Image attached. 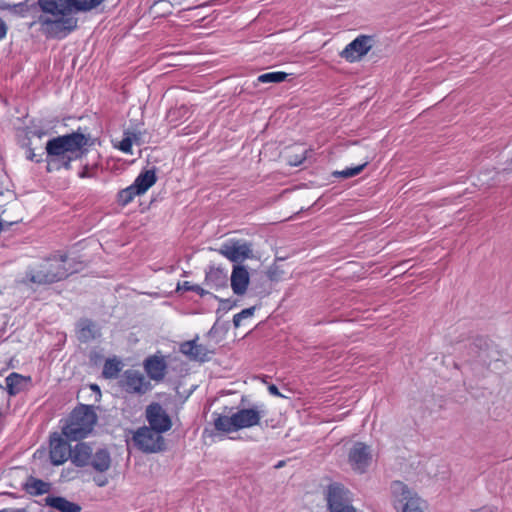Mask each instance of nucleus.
<instances>
[{"instance_id": "obj_26", "label": "nucleus", "mask_w": 512, "mask_h": 512, "mask_svg": "<svg viewBox=\"0 0 512 512\" xmlns=\"http://www.w3.org/2000/svg\"><path fill=\"white\" fill-rule=\"evenodd\" d=\"M121 371V362L117 359H107L103 366L102 375L107 379L116 378Z\"/></svg>"}, {"instance_id": "obj_1", "label": "nucleus", "mask_w": 512, "mask_h": 512, "mask_svg": "<svg viewBox=\"0 0 512 512\" xmlns=\"http://www.w3.org/2000/svg\"><path fill=\"white\" fill-rule=\"evenodd\" d=\"M40 14L35 20L47 37L63 39L77 28L75 0H37Z\"/></svg>"}, {"instance_id": "obj_22", "label": "nucleus", "mask_w": 512, "mask_h": 512, "mask_svg": "<svg viewBox=\"0 0 512 512\" xmlns=\"http://www.w3.org/2000/svg\"><path fill=\"white\" fill-rule=\"evenodd\" d=\"M45 505L60 512H80L81 506L61 496H48L44 499Z\"/></svg>"}, {"instance_id": "obj_20", "label": "nucleus", "mask_w": 512, "mask_h": 512, "mask_svg": "<svg viewBox=\"0 0 512 512\" xmlns=\"http://www.w3.org/2000/svg\"><path fill=\"white\" fill-rule=\"evenodd\" d=\"M23 489L31 496H40L49 493L52 489V484L36 477L29 476L23 484Z\"/></svg>"}, {"instance_id": "obj_41", "label": "nucleus", "mask_w": 512, "mask_h": 512, "mask_svg": "<svg viewBox=\"0 0 512 512\" xmlns=\"http://www.w3.org/2000/svg\"><path fill=\"white\" fill-rule=\"evenodd\" d=\"M92 388H93V390L99 389L97 385H93Z\"/></svg>"}, {"instance_id": "obj_35", "label": "nucleus", "mask_w": 512, "mask_h": 512, "mask_svg": "<svg viewBox=\"0 0 512 512\" xmlns=\"http://www.w3.org/2000/svg\"><path fill=\"white\" fill-rule=\"evenodd\" d=\"M94 482L99 487H104L108 483V479L106 477H94Z\"/></svg>"}, {"instance_id": "obj_13", "label": "nucleus", "mask_w": 512, "mask_h": 512, "mask_svg": "<svg viewBox=\"0 0 512 512\" xmlns=\"http://www.w3.org/2000/svg\"><path fill=\"white\" fill-rule=\"evenodd\" d=\"M70 445L61 437L56 436L50 440L49 457L53 465H62L70 457Z\"/></svg>"}, {"instance_id": "obj_36", "label": "nucleus", "mask_w": 512, "mask_h": 512, "mask_svg": "<svg viewBox=\"0 0 512 512\" xmlns=\"http://www.w3.org/2000/svg\"><path fill=\"white\" fill-rule=\"evenodd\" d=\"M268 391L270 394H272L274 396L282 397V394L279 392V389L274 384H271L268 386Z\"/></svg>"}, {"instance_id": "obj_29", "label": "nucleus", "mask_w": 512, "mask_h": 512, "mask_svg": "<svg viewBox=\"0 0 512 512\" xmlns=\"http://www.w3.org/2000/svg\"><path fill=\"white\" fill-rule=\"evenodd\" d=\"M367 164H368V162H365L361 165H358V166H355L352 168H346L341 171H334V172H332V176H334L336 178H344V179L354 177V176L360 174L364 170V168L367 166Z\"/></svg>"}, {"instance_id": "obj_2", "label": "nucleus", "mask_w": 512, "mask_h": 512, "mask_svg": "<svg viewBox=\"0 0 512 512\" xmlns=\"http://www.w3.org/2000/svg\"><path fill=\"white\" fill-rule=\"evenodd\" d=\"M90 137L80 131L54 137L47 141L46 152L50 162L65 169L71 168V162L87 153Z\"/></svg>"}, {"instance_id": "obj_39", "label": "nucleus", "mask_w": 512, "mask_h": 512, "mask_svg": "<svg viewBox=\"0 0 512 512\" xmlns=\"http://www.w3.org/2000/svg\"><path fill=\"white\" fill-rule=\"evenodd\" d=\"M0 512H27V510L25 508H20V509L5 508V509L0 510Z\"/></svg>"}, {"instance_id": "obj_15", "label": "nucleus", "mask_w": 512, "mask_h": 512, "mask_svg": "<svg viewBox=\"0 0 512 512\" xmlns=\"http://www.w3.org/2000/svg\"><path fill=\"white\" fill-rule=\"evenodd\" d=\"M198 336L195 339L183 342L180 345V352L191 360L205 362L210 359V351L205 345L197 344Z\"/></svg>"}, {"instance_id": "obj_37", "label": "nucleus", "mask_w": 512, "mask_h": 512, "mask_svg": "<svg viewBox=\"0 0 512 512\" xmlns=\"http://www.w3.org/2000/svg\"><path fill=\"white\" fill-rule=\"evenodd\" d=\"M130 136H132L133 143L140 144V133L129 132Z\"/></svg>"}, {"instance_id": "obj_38", "label": "nucleus", "mask_w": 512, "mask_h": 512, "mask_svg": "<svg viewBox=\"0 0 512 512\" xmlns=\"http://www.w3.org/2000/svg\"><path fill=\"white\" fill-rule=\"evenodd\" d=\"M305 160V157L304 156H301L300 158H294V160L290 161V164L291 165H294V166H298L300 164H302V162Z\"/></svg>"}, {"instance_id": "obj_32", "label": "nucleus", "mask_w": 512, "mask_h": 512, "mask_svg": "<svg viewBox=\"0 0 512 512\" xmlns=\"http://www.w3.org/2000/svg\"><path fill=\"white\" fill-rule=\"evenodd\" d=\"M255 311V307H250L243 309L241 312L237 313L233 317V324L235 327H239L241 325V321L245 318H249L253 316Z\"/></svg>"}, {"instance_id": "obj_14", "label": "nucleus", "mask_w": 512, "mask_h": 512, "mask_svg": "<svg viewBox=\"0 0 512 512\" xmlns=\"http://www.w3.org/2000/svg\"><path fill=\"white\" fill-rule=\"evenodd\" d=\"M230 281L233 293L239 296L244 295L250 283V275L246 266L234 265Z\"/></svg>"}, {"instance_id": "obj_17", "label": "nucleus", "mask_w": 512, "mask_h": 512, "mask_svg": "<svg viewBox=\"0 0 512 512\" xmlns=\"http://www.w3.org/2000/svg\"><path fill=\"white\" fill-rule=\"evenodd\" d=\"M123 386L129 393L143 394L148 390L149 383L138 371L127 370L124 374Z\"/></svg>"}, {"instance_id": "obj_33", "label": "nucleus", "mask_w": 512, "mask_h": 512, "mask_svg": "<svg viewBox=\"0 0 512 512\" xmlns=\"http://www.w3.org/2000/svg\"><path fill=\"white\" fill-rule=\"evenodd\" d=\"M180 289H183L185 291H193L197 294H199L200 296H203L205 295L207 292L202 288L200 287L199 285H193L191 284L190 282L188 281H185L183 282V284L180 286L178 285L177 287V290H180Z\"/></svg>"}, {"instance_id": "obj_23", "label": "nucleus", "mask_w": 512, "mask_h": 512, "mask_svg": "<svg viewBox=\"0 0 512 512\" xmlns=\"http://www.w3.org/2000/svg\"><path fill=\"white\" fill-rule=\"evenodd\" d=\"M227 272L219 267H209L205 275V283L211 288H222L227 285Z\"/></svg>"}, {"instance_id": "obj_11", "label": "nucleus", "mask_w": 512, "mask_h": 512, "mask_svg": "<svg viewBox=\"0 0 512 512\" xmlns=\"http://www.w3.org/2000/svg\"><path fill=\"white\" fill-rule=\"evenodd\" d=\"M373 39L368 35H359L350 42L340 53V56L350 63L359 61L372 48Z\"/></svg>"}, {"instance_id": "obj_21", "label": "nucleus", "mask_w": 512, "mask_h": 512, "mask_svg": "<svg viewBox=\"0 0 512 512\" xmlns=\"http://www.w3.org/2000/svg\"><path fill=\"white\" fill-rule=\"evenodd\" d=\"M111 462L112 460L109 451L105 448H101L96 450L95 453L92 452L89 464L95 471L104 473L110 469Z\"/></svg>"}, {"instance_id": "obj_40", "label": "nucleus", "mask_w": 512, "mask_h": 512, "mask_svg": "<svg viewBox=\"0 0 512 512\" xmlns=\"http://www.w3.org/2000/svg\"><path fill=\"white\" fill-rule=\"evenodd\" d=\"M27 159H29L30 161H36V162H39L38 159H36V154L34 153L33 150H29L28 152V155H27Z\"/></svg>"}, {"instance_id": "obj_8", "label": "nucleus", "mask_w": 512, "mask_h": 512, "mask_svg": "<svg viewBox=\"0 0 512 512\" xmlns=\"http://www.w3.org/2000/svg\"><path fill=\"white\" fill-rule=\"evenodd\" d=\"M349 491L340 483H332L327 488L326 500L330 512H356L350 504Z\"/></svg>"}, {"instance_id": "obj_25", "label": "nucleus", "mask_w": 512, "mask_h": 512, "mask_svg": "<svg viewBox=\"0 0 512 512\" xmlns=\"http://www.w3.org/2000/svg\"><path fill=\"white\" fill-rule=\"evenodd\" d=\"M5 380L8 394L10 396H14L20 392L23 381L30 380V377L25 378L24 376L13 372L8 375Z\"/></svg>"}, {"instance_id": "obj_19", "label": "nucleus", "mask_w": 512, "mask_h": 512, "mask_svg": "<svg viewBox=\"0 0 512 512\" xmlns=\"http://www.w3.org/2000/svg\"><path fill=\"white\" fill-rule=\"evenodd\" d=\"M91 457L92 448L87 443L80 442L73 448L71 447L69 459L75 466L85 467L89 465Z\"/></svg>"}, {"instance_id": "obj_16", "label": "nucleus", "mask_w": 512, "mask_h": 512, "mask_svg": "<svg viewBox=\"0 0 512 512\" xmlns=\"http://www.w3.org/2000/svg\"><path fill=\"white\" fill-rule=\"evenodd\" d=\"M97 324L88 318H81L76 324V336L81 343H88L100 337Z\"/></svg>"}, {"instance_id": "obj_27", "label": "nucleus", "mask_w": 512, "mask_h": 512, "mask_svg": "<svg viewBox=\"0 0 512 512\" xmlns=\"http://www.w3.org/2000/svg\"><path fill=\"white\" fill-rule=\"evenodd\" d=\"M140 194L139 193H136V189L134 188V186L131 184L130 186L120 190L117 194V202L119 205L121 206H126L128 205L130 202L133 201V199L136 197V196H139Z\"/></svg>"}, {"instance_id": "obj_4", "label": "nucleus", "mask_w": 512, "mask_h": 512, "mask_svg": "<svg viewBox=\"0 0 512 512\" xmlns=\"http://www.w3.org/2000/svg\"><path fill=\"white\" fill-rule=\"evenodd\" d=\"M264 415L265 410L258 406L239 409L231 415L217 414L214 426L217 431L234 432L258 425Z\"/></svg>"}, {"instance_id": "obj_42", "label": "nucleus", "mask_w": 512, "mask_h": 512, "mask_svg": "<svg viewBox=\"0 0 512 512\" xmlns=\"http://www.w3.org/2000/svg\"><path fill=\"white\" fill-rule=\"evenodd\" d=\"M2 417V412H0V418Z\"/></svg>"}, {"instance_id": "obj_34", "label": "nucleus", "mask_w": 512, "mask_h": 512, "mask_svg": "<svg viewBox=\"0 0 512 512\" xmlns=\"http://www.w3.org/2000/svg\"><path fill=\"white\" fill-rule=\"evenodd\" d=\"M97 166H89L85 165L83 167V170L79 173V177L81 178H91L95 176Z\"/></svg>"}, {"instance_id": "obj_5", "label": "nucleus", "mask_w": 512, "mask_h": 512, "mask_svg": "<svg viewBox=\"0 0 512 512\" xmlns=\"http://www.w3.org/2000/svg\"><path fill=\"white\" fill-rule=\"evenodd\" d=\"M96 421L97 415L92 406L80 405L71 412L67 423L62 428V433L69 440L78 441L87 437Z\"/></svg>"}, {"instance_id": "obj_12", "label": "nucleus", "mask_w": 512, "mask_h": 512, "mask_svg": "<svg viewBox=\"0 0 512 512\" xmlns=\"http://www.w3.org/2000/svg\"><path fill=\"white\" fill-rule=\"evenodd\" d=\"M372 460L370 447L362 442H356L348 454V461L352 469L358 473H364Z\"/></svg>"}, {"instance_id": "obj_3", "label": "nucleus", "mask_w": 512, "mask_h": 512, "mask_svg": "<svg viewBox=\"0 0 512 512\" xmlns=\"http://www.w3.org/2000/svg\"><path fill=\"white\" fill-rule=\"evenodd\" d=\"M67 260L65 254L48 257L38 265L29 267L21 283L45 285L61 281L69 275V269L65 267Z\"/></svg>"}, {"instance_id": "obj_18", "label": "nucleus", "mask_w": 512, "mask_h": 512, "mask_svg": "<svg viewBox=\"0 0 512 512\" xmlns=\"http://www.w3.org/2000/svg\"><path fill=\"white\" fill-rule=\"evenodd\" d=\"M144 369L150 379L161 381L165 377L167 363L163 356L153 355L144 361Z\"/></svg>"}, {"instance_id": "obj_9", "label": "nucleus", "mask_w": 512, "mask_h": 512, "mask_svg": "<svg viewBox=\"0 0 512 512\" xmlns=\"http://www.w3.org/2000/svg\"><path fill=\"white\" fill-rule=\"evenodd\" d=\"M218 252L235 265H241L243 261L254 257L252 244L242 240L225 242L218 249Z\"/></svg>"}, {"instance_id": "obj_30", "label": "nucleus", "mask_w": 512, "mask_h": 512, "mask_svg": "<svg viewBox=\"0 0 512 512\" xmlns=\"http://www.w3.org/2000/svg\"><path fill=\"white\" fill-rule=\"evenodd\" d=\"M104 0H75L78 11H88L100 5Z\"/></svg>"}, {"instance_id": "obj_7", "label": "nucleus", "mask_w": 512, "mask_h": 512, "mask_svg": "<svg viewBox=\"0 0 512 512\" xmlns=\"http://www.w3.org/2000/svg\"><path fill=\"white\" fill-rule=\"evenodd\" d=\"M134 446L143 453H159L166 449L162 432L148 426L139 427L132 436Z\"/></svg>"}, {"instance_id": "obj_31", "label": "nucleus", "mask_w": 512, "mask_h": 512, "mask_svg": "<svg viewBox=\"0 0 512 512\" xmlns=\"http://www.w3.org/2000/svg\"><path fill=\"white\" fill-rule=\"evenodd\" d=\"M132 144L133 139L132 136H130L129 132L124 133V138L120 141L119 145L117 146L119 150L126 154H132Z\"/></svg>"}, {"instance_id": "obj_10", "label": "nucleus", "mask_w": 512, "mask_h": 512, "mask_svg": "<svg viewBox=\"0 0 512 512\" xmlns=\"http://www.w3.org/2000/svg\"><path fill=\"white\" fill-rule=\"evenodd\" d=\"M145 419L148 427L165 433L172 428V420L167 411L158 402L150 403L145 409Z\"/></svg>"}, {"instance_id": "obj_28", "label": "nucleus", "mask_w": 512, "mask_h": 512, "mask_svg": "<svg viewBox=\"0 0 512 512\" xmlns=\"http://www.w3.org/2000/svg\"><path fill=\"white\" fill-rule=\"evenodd\" d=\"M288 74L285 72H268L258 76V82L261 83H280L286 80Z\"/></svg>"}, {"instance_id": "obj_24", "label": "nucleus", "mask_w": 512, "mask_h": 512, "mask_svg": "<svg viewBox=\"0 0 512 512\" xmlns=\"http://www.w3.org/2000/svg\"><path fill=\"white\" fill-rule=\"evenodd\" d=\"M156 181L157 176L155 170H145L136 177L132 185L136 189V193L142 195L152 187Z\"/></svg>"}, {"instance_id": "obj_6", "label": "nucleus", "mask_w": 512, "mask_h": 512, "mask_svg": "<svg viewBox=\"0 0 512 512\" xmlns=\"http://www.w3.org/2000/svg\"><path fill=\"white\" fill-rule=\"evenodd\" d=\"M389 490L391 502L396 512H426V501L404 482L392 481Z\"/></svg>"}]
</instances>
